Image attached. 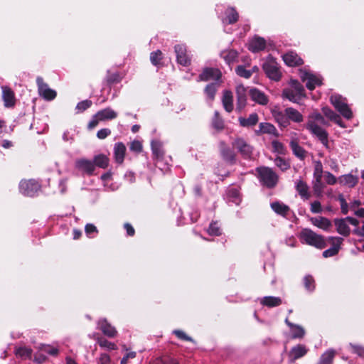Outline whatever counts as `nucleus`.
I'll return each instance as SVG.
<instances>
[{
  "label": "nucleus",
  "mask_w": 364,
  "mask_h": 364,
  "mask_svg": "<svg viewBox=\"0 0 364 364\" xmlns=\"http://www.w3.org/2000/svg\"><path fill=\"white\" fill-rule=\"evenodd\" d=\"M319 124H326V121L319 113L314 112L309 117L306 127L312 134L318 137L326 147H328V134Z\"/></svg>",
  "instance_id": "nucleus-1"
},
{
  "label": "nucleus",
  "mask_w": 364,
  "mask_h": 364,
  "mask_svg": "<svg viewBox=\"0 0 364 364\" xmlns=\"http://www.w3.org/2000/svg\"><path fill=\"white\" fill-rule=\"evenodd\" d=\"M299 239L302 243L318 249H323L326 247L324 237L310 229L302 230L299 233Z\"/></svg>",
  "instance_id": "nucleus-2"
},
{
  "label": "nucleus",
  "mask_w": 364,
  "mask_h": 364,
  "mask_svg": "<svg viewBox=\"0 0 364 364\" xmlns=\"http://www.w3.org/2000/svg\"><path fill=\"white\" fill-rule=\"evenodd\" d=\"M282 95L293 102H298L305 97L304 87L296 80H291L289 87L284 90Z\"/></svg>",
  "instance_id": "nucleus-3"
},
{
  "label": "nucleus",
  "mask_w": 364,
  "mask_h": 364,
  "mask_svg": "<svg viewBox=\"0 0 364 364\" xmlns=\"http://www.w3.org/2000/svg\"><path fill=\"white\" fill-rule=\"evenodd\" d=\"M331 102L343 117L347 119L353 117V112L348 107L346 98L342 97L341 95H332L331 97Z\"/></svg>",
  "instance_id": "nucleus-4"
},
{
  "label": "nucleus",
  "mask_w": 364,
  "mask_h": 364,
  "mask_svg": "<svg viewBox=\"0 0 364 364\" xmlns=\"http://www.w3.org/2000/svg\"><path fill=\"white\" fill-rule=\"evenodd\" d=\"M260 181L269 188L274 187L278 181L277 175L269 168L261 167L257 169Z\"/></svg>",
  "instance_id": "nucleus-5"
},
{
  "label": "nucleus",
  "mask_w": 364,
  "mask_h": 364,
  "mask_svg": "<svg viewBox=\"0 0 364 364\" xmlns=\"http://www.w3.org/2000/svg\"><path fill=\"white\" fill-rule=\"evenodd\" d=\"M263 69L267 77L275 81L279 80L282 73L279 69L277 63L272 57H268L263 64Z\"/></svg>",
  "instance_id": "nucleus-6"
},
{
  "label": "nucleus",
  "mask_w": 364,
  "mask_h": 364,
  "mask_svg": "<svg viewBox=\"0 0 364 364\" xmlns=\"http://www.w3.org/2000/svg\"><path fill=\"white\" fill-rule=\"evenodd\" d=\"M299 76L301 80L306 83V87L310 90L321 85L322 79L306 70H300Z\"/></svg>",
  "instance_id": "nucleus-7"
},
{
  "label": "nucleus",
  "mask_w": 364,
  "mask_h": 364,
  "mask_svg": "<svg viewBox=\"0 0 364 364\" xmlns=\"http://www.w3.org/2000/svg\"><path fill=\"white\" fill-rule=\"evenodd\" d=\"M37 84L38 86V92L40 96L46 100H52L56 97V92L50 89L48 85L43 82L41 77L37 78Z\"/></svg>",
  "instance_id": "nucleus-8"
},
{
  "label": "nucleus",
  "mask_w": 364,
  "mask_h": 364,
  "mask_svg": "<svg viewBox=\"0 0 364 364\" xmlns=\"http://www.w3.org/2000/svg\"><path fill=\"white\" fill-rule=\"evenodd\" d=\"M232 146L245 157H249L252 152V146L250 145L245 139L242 138H237L234 141Z\"/></svg>",
  "instance_id": "nucleus-9"
},
{
  "label": "nucleus",
  "mask_w": 364,
  "mask_h": 364,
  "mask_svg": "<svg viewBox=\"0 0 364 364\" xmlns=\"http://www.w3.org/2000/svg\"><path fill=\"white\" fill-rule=\"evenodd\" d=\"M328 239L331 242L332 247L323 252V256L326 258L337 255L343 241V239L338 237H331Z\"/></svg>",
  "instance_id": "nucleus-10"
},
{
  "label": "nucleus",
  "mask_w": 364,
  "mask_h": 364,
  "mask_svg": "<svg viewBox=\"0 0 364 364\" xmlns=\"http://www.w3.org/2000/svg\"><path fill=\"white\" fill-rule=\"evenodd\" d=\"M295 188L301 198L304 200H309L311 198L309 186L304 181L301 179L296 181Z\"/></svg>",
  "instance_id": "nucleus-11"
},
{
  "label": "nucleus",
  "mask_w": 364,
  "mask_h": 364,
  "mask_svg": "<svg viewBox=\"0 0 364 364\" xmlns=\"http://www.w3.org/2000/svg\"><path fill=\"white\" fill-rule=\"evenodd\" d=\"M1 88L4 106L8 108L13 107L16 102L14 92L7 86H3Z\"/></svg>",
  "instance_id": "nucleus-12"
},
{
  "label": "nucleus",
  "mask_w": 364,
  "mask_h": 364,
  "mask_svg": "<svg viewBox=\"0 0 364 364\" xmlns=\"http://www.w3.org/2000/svg\"><path fill=\"white\" fill-rule=\"evenodd\" d=\"M177 61L179 64L187 66L190 64L191 60L186 54V48L183 45H177L175 46Z\"/></svg>",
  "instance_id": "nucleus-13"
},
{
  "label": "nucleus",
  "mask_w": 364,
  "mask_h": 364,
  "mask_svg": "<svg viewBox=\"0 0 364 364\" xmlns=\"http://www.w3.org/2000/svg\"><path fill=\"white\" fill-rule=\"evenodd\" d=\"M75 167L83 173L89 175H91L95 170L94 163L85 159L77 160L75 162Z\"/></svg>",
  "instance_id": "nucleus-14"
},
{
  "label": "nucleus",
  "mask_w": 364,
  "mask_h": 364,
  "mask_svg": "<svg viewBox=\"0 0 364 364\" xmlns=\"http://www.w3.org/2000/svg\"><path fill=\"white\" fill-rule=\"evenodd\" d=\"M221 77V72L216 68H206L200 75V80L208 81V80H217Z\"/></svg>",
  "instance_id": "nucleus-15"
},
{
  "label": "nucleus",
  "mask_w": 364,
  "mask_h": 364,
  "mask_svg": "<svg viewBox=\"0 0 364 364\" xmlns=\"http://www.w3.org/2000/svg\"><path fill=\"white\" fill-rule=\"evenodd\" d=\"M282 58L285 64L290 67L298 66L303 64L302 59L294 52H289L284 54Z\"/></svg>",
  "instance_id": "nucleus-16"
},
{
  "label": "nucleus",
  "mask_w": 364,
  "mask_h": 364,
  "mask_svg": "<svg viewBox=\"0 0 364 364\" xmlns=\"http://www.w3.org/2000/svg\"><path fill=\"white\" fill-rule=\"evenodd\" d=\"M266 42L264 38L255 37L248 43V49L252 52L256 53L265 48Z\"/></svg>",
  "instance_id": "nucleus-17"
},
{
  "label": "nucleus",
  "mask_w": 364,
  "mask_h": 364,
  "mask_svg": "<svg viewBox=\"0 0 364 364\" xmlns=\"http://www.w3.org/2000/svg\"><path fill=\"white\" fill-rule=\"evenodd\" d=\"M308 350L304 345L297 344L294 347H293L289 353V357L291 361H294L295 360L301 358L307 353Z\"/></svg>",
  "instance_id": "nucleus-18"
},
{
  "label": "nucleus",
  "mask_w": 364,
  "mask_h": 364,
  "mask_svg": "<svg viewBox=\"0 0 364 364\" xmlns=\"http://www.w3.org/2000/svg\"><path fill=\"white\" fill-rule=\"evenodd\" d=\"M310 221L312 225L325 231L328 230L332 225L331 221L324 217L311 218Z\"/></svg>",
  "instance_id": "nucleus-19"
},
{
  "label": "nucleus",
  "mask_w": 364,
  "mask_h": 364,
  "mask_svg": "<svg viewBox=\"0 0 364 364\" xmlns=\"http://www.w3.org/2000/svg\"><path fill=\"white\" fill-rule=\"evenodd\" d=\"M271 112L274 119L280 126L285 127L289 124V121L287 120L285 112L283 113L277 107H275L272 109Z\"/></svg>",
  "instance_id": "nucleus-20"
},
{
  "label": "nucleus",
  "mask_w": 364,
  "mask_h": 364,
  "mask_svg": "<svg viewBox=\"0 0 364 364\" xmlns=\"http://www.w3.org/2000/svg\"><path fill=\"white\" fill-rule=\"evenodd\" d=\"M257 135L262 134H269L274 136H278V132L276 127L268 122H262L259 125V130L256 131Z\"/></svg>",
  "instance_id": "nucleus-21"
},
{
  "label": "nucleus",
  "mask_w": 364,
  "mask_h": 364,
  "mask_svg": "<svg viewBox=\"0 0 364 364\" xmlns=\"http://www.w3.org/2000/svg\"><path fill=\"white\" fill-rule=\"evenodd\" d=\"M126 152V146L122 142L115 144L114 147V159L117 163L122 164L124 161Z\"/></svg>",
  "instance_id": "nucleus-22"
},
{
  "label": "nucleus",
  "mask_w": 364,
  "mask_h": 364,
  "mask_svg": "<svg viewBox=\"0 0 364 364\" xmlns=\"http://www.w3.org/2000/svg\"><path fill=\"white\" fill-rule=\"evenodd\" d=\"M97 117L101 121L115 119L117 117V113L110 107H107L104 109L100 110L97 113Z\"/></svg>",
  "instance_id": "nucleus-23"
},
{
  "label": "nucleus",
  "mask_w": 364,
  "mask_h": 364,
  "mask_svg": "<svg viewBox=\"0 0 364 364\" xmlns=\"http://www.w3.org/2000/svg\"><path fill=\"white\" fill-rule=\"evenodd\" d=\"M285 114L287 117V120H291L294 122H301L304 120L303 115L296 109L289 107L285 109Z\"/></svg>",
  "instance_id": "nucleus-24"
},
{
  "label": "nucleus",
  "mask_w": 364,
  "mask_h": 364,
  "mask_svg": "<svg viewBox=\"0 0 364 364\" xmlns=\"http://www.w3.org/2000/svg\"><path fill=\"white\" fill-rule=\"evenodd\" d=\"M338 183L343 186L348 187H353L358 183V177L352 174H346L340 176L338 178Z\"/></svg>",
  "instance_id": "nucleus-25"
},
{
  "label": "nucleus",
  "mask_w": 364,
  "mask_h": 364,
  "mask_svg": "<svg viewBox=\"0 0 364 364\" xmlns=\"http://www.w3.org/2000/svg\"><path fill=\"white\" fill-rule=\"evenodd\" d=\"M250 94L252 100L260 105H266L268 102L267 96L263 92L257 89H251Z\"/></svg>",
  "instance_id": "nucleus-26"
},
{
  "label": "nucleus",
  "mask_w": 364,
  "mask_h": 364,
  "mask_svg": "<svg viewBox=\"0 0 364 364\" xmlns=\"http://www.w3.org/2000/svg\"><path fill=\"white\" fill-rule=\"evenodd\" d=\"M223 105L225 109L230 112L233 109V95L230 91H225L223 97Z\"/></svg>",
  "instance_id": "nucleus-27"
},
{
  "label": "nucleus",
  "mask_w": 364,
  "mask_h": 364,
  "mask_svg": "<svg viewBox=\"0 0 364 364\" xmlns=\"http://www.w3.org/2000/svg\"><path fill=\"white\" fill-rule=\"evenodd\" d=\"M286 323L290 327V332H291L292 338L301 339L303 338L305 332H304V328L301 326H298V325H294V324L289 322L287 320L286 321Z\"/></svg>",
  "instance_id": "nucleus-28"
},
{
  "label": "nucleus",
  "mask_w": 364,
  "mask_h": 364,
  "mask_svg": "<svg viewBox=\"0 0 364 364\" xmlns=\"http://www.w3.org/2000/svg\"><path fill=\"white\" fill-rule=\"evenodd\" d=\"M238 120L240 124L245 127L255 125L258 122L259 118L256 113H252L247 118L240 117Z\"/></svg>",
  "instance_id": "nucleus-29"
},
{
  "label": "nucleus",
  "mask_w": 364,
  "mask_h": 364,
  "mask_svg": "<svg viewBox=\"0 0 364 364\" xmlns=\"http://www.w3.org/2000/svg\"><path fill=\"white\" fill-rule=\"evenodd\" d=\"M260 303L271 308L279 306L282 304V299L277 296H264L261 299Z\"/></svg>",
  "instance_id": "nucleus-30"
},
{
  "label": "nucleus",
  "mask_w": 364,
  "mask_h": 364,
  "mask_svg": "<svg viewBox=\"0 0 364 364\" xmlns=\"http://www.w3.org/2000/svg\"><path fill=\"white\" fill-rule=\"evenodd\" d=\"M290 146L293 151V153L299 158L304 159L305 157V151L304 149L299 145L297 139L294 137L290 141Z\"/></svg>",
  "instance_id": "nucleus-31"
},
{
  "label": "nucleus",
  "mask_w": 364,
  "mask_h": 364,
  "mask_svg": "<svg viewBox=\"0 0 364 364\" xmlns=\"http://www.w3.org/2000/svg\"><path fill=\"white\" fill-rule=\"evenodd\" d=\"M221 57L229 65L237 61L238 53L235 50H226L221 53Z\"/></svg>",
  "instance_id": "nucleus-32"
},
{
  "label": "nucleus",
  "mask_w": 364,
  "mask_h": 364,
  "mask_svg": "<svg viewBox=\"0 0 364 364\" xmlns=\"http://www.w3.org/2000/svg\"><path fill=\"white\" fill-rule=\"evenodd\" d=\"M100 328L104 334L109 337H113L117 331L115 328L107 323L106 320H101L99 323Z\"/></svg>",
  "instance_id": "nucleus-33"
},
{
  "label": "nucleus",
  "mask_w": 364,
  "mask_h": 364,
  "mask_svg": "<svg viewBox=\"0 0 364 364\" xmlns=\"http://www.w3.org/2000/svg\"><path fill=\"white\" fill-rule=\"evenodd\" d=\"M40 191V185L34 180H29L26 183V195L28 196H34Z\"/></svg>",
  "instance_id": "nucleus-34"
},
{
  "label": "nucleus",
  "mask_w": 364,
  "mask_h": 364,
  "mask_svg": "<svg viewBox=\"0 0 364 364\" xmlns=\"http://www.w3.org/2000/svg\"><path fill=\"white\" fill-rule=\"evenodd\" d=\"M337 231L339 234L347 236L350 234V228L346 223L345 219L338 220L335 221Z\"/></svg>",
  "instance_id": "nucleus-35"
},
{
  "label": "nucleus",
  "mask_w": 364,
  "mask_h": 364,
  "mask_svg": "<svg viewBox=\"0 0 364 364\" xmlns=\"http://www.w3.org/2000/svg\"><path fill=\"white\" fill-rule=\"evenodd\" d=\"M272 210L277 214L286 215L289 211V208L284 203L275 202L271 204Z\"/></svg>",
  "instance_id": "nucleus-36"
},
{
  "label": "nucleus",
  "mask_w": 364,
  "mask_h": 364,
  "mask_svg": "<svg viewBox=\"0 0 364 364\" xmlns=\"http://www.w3.org/2000/svg\"><path fill=\"white\" fill-rule=\"evenodd\" d=\"M94 164L100 168H105L108 166L109 159L104 154L97 155L94 158Z\"/></svg>",
  "instance_id": "nucleus-37"
},
{
  "label": "nucleus",
  "mask_w": 364,
  "mask_h": 364,
  "mask_svg": "<svg viewBox=\"0 0 364 364\" xmlns=\"http://www.w3.org/2000/svg\"><path fill=\"white\" fill-rule=\"evenodd\" d=\"M238 19V14L233 8H229L226 11V17L223 21L228 23H233Z\"/></svg>",
  "instance_id": "nucleus-38"
},
{
  "label": "nucleus",
  "mask_w": 364,
  "mask_h": 364,
  "mask_svg": "<svg viewBox=\"0 0 364 364\" xmlns=\"http://www.w3.org/2000/svg\"><path fill=\"white\" fill-rule=\"evenodd\" d=\"M322 178H314V181H313V189L314 194L321 197L322 196V192L323 189V184L321 181Z\"/></svg>",
  "instance_id": "nucleus-39"
},
{
  "label": "nucleus",
  "mask_w": 364,
  "mask_h": 364,
  "mask_svg": "<svg viewBox=\"0 0 364 364\" xmlns=\"http://www.w3.org/2000/svg\"><path fill=\"white\" fill-rule=\"evenodd\" d=\"M272 151L277 154L283 155L286 153V149L284 144L277 140H273L272 141Z\"/></svg>",
  "instance_id": "nucleus-40"
},
{
  "label": "nucleus",
  "mask_w": 364,
  "mask_h": 364,
  "mask_svg": "<svg viewBox=\"0 0 364 364\" xmlns=\"http://www.w3.org/2000/svg\"><path fill=\"white\" fill-rule=\"evenodd\" d=\"M334 351L332 350H328L326 351L321 358L320 362L324 364H331L333 358L334 357Z\"/></svg>",
  "instance_id": "nucleus-41"
},
{
  "label": "nucleus",
  "mask_w": 364,
  "mask_h": 364,
  "mask_svg": "<svg viewBox=\"0 0 364 364\" xmlns=\"http://www.w3.org/2000/svg\"><path fill=\"white\" fill-rule=\"evenodd\" d=\"M275 165L279 168L282 171H284L289 168V163L281 157H277L274 159Z\"/></svg>",
  "instance_id": "nucleus-42"
},
{
  "label": "nucleus",
  "mask_w": 364,
  "mask_h": 364,
  "mask_svg": "<svg viewBox=\"0 0 364 364\" xmlns=\"http://www.w3.org/2000/svg\"><path fill=\"white\" fill-rule=\"evenodd\" d=\"M236 73L242 77L250 78L252 75V71L249 70H246L244 66L239 65L235 69Z\"/></svg>",
  "instance_id": "nucleus-43"
},
{
  "label": "nucleus",
  "mask_w": 364,
  "mask_h": 364,
  "mask_svg": "<svg viewBox=\"0 0 364 364\" xmlns=\"http://www.w3.org/2000/svg\"><path fill=\"white\" fill-rule=\"evenodd\" d=\"M323 175V166L321 161H316L314 162V178H322Z\"/></svg>",
  "instance_id": "nucleus-44"
},
{
  "label": "nucleus",
  "mask_w": 364,
  "mask_h": 364,
  "mask_svg": "<svg viewBox=\"0 0 364 364\" xmlns=\"http://www.w3.org/2000/svg\"><path fill=\"white\" fill-rule=\"evenodd\" d=\"M205 92L210 100H213L216 92L215 85L214 84L207 85L205 90Z\"/></svg>",
  "instance_id": "nucleus-45"
},
{
  "label": "nucleus",
  "mask_w": 364,
  "mask_h": 364,
  "mask_svg": "<svg viewBox=\"0 0 364 364\" xmlns=\"http://www.w3.org/2000/svg\"><path fill=\"white\" fill-rule=\"evenodd\" d=\"M161 58H162V53L160 50L153 52L151 53V55H150L151 62L155 65L159 64V63L161 60Z\"/></svg>",
  "instance_id": "nucleus-46"
},
{
  "label": "nucleus",
  "mask_w": 364,
  "mask_h": 364,
  "mask_svg": "<svg viewBox=\"0 0 364 364\" xmlns=\"http://www.w3.org/2000/svg\"><path fill=\"white\" fill-rule=\"evenodd\" d=\"M237 95H238V100L242 101V106L245 105V88L242 85H239L237 87L236 89Z\"/></svg>",
  "instance_id": "nucleus-47"
},
{
  "label": "nucleus",
  "mask_w": 364,
  "mask_h": 364,
  "mask_svg": "<svg viewBox=\"0 0 364 364\" xmlns=\"http://www.w3.org/2000/svg\"><path fill=\"white\" fill-rule=\"evenodd\" d=\"M304 285L308 291L314 289V280L311 276H306L304 277Z\"/></svg>",
  "instance_id": "nucleus-48"
},
{
  "label": "nucleus",
  "mask_w": 364,
  "mask_h": 364,
  "mask_svg": "<svg viewBox=\"0 0 364 364\" xmlns=\"http://www.w3.org/2000/svg\"><path fill=\"white\" fill-rule=\"evenodd\" d=\"M208 233L210 235H219L220 234V230L217 223H213L210 225L208 230Z\"/></svg>",
  "instance_id": "nucleus-49"
},
{
  "label": "nucleus",
  "mask_w": 364,
  "mask_h": 364,
  "mask_svg": "<svg viewBox=\"0 0 364 364\" xmlns=\"http://www.w3.org/2000/svg\"><path fill=\"white\" fill-rule=\"evenodd\" d=\"M310 210L313 213H320L322 212L321 204L318 200H315L311 203Z\"/></svg>",
  "instance_id": "nucleus-50"
},
{
  "label": "nucleus",
  "mask_w": 364,
  "mask_h": 364,
  "mask_svg": "<svg viewBox=\"0 0 364 364\" xmlns=\"http://www.w3.org/2000/svg\"><path fill=\"white\" fill-rule=\"evenodd\" d=\"M130 150L136 153H139L142 151V144L138 141H133L130 144Z\"/></svg>",
  "instance_id": "nucleus-51"
},
{
  "label": "nucleus",
  "mask_w": 364,
  "mask_h": 364,
  "mask_svg": "<svg viewBox=\"0 0 364 364\" xmlns=\"http://www.w3.org/2000/svg\"><path fill=\"white\" fill-rule=\"evenodd\" d=\"M213 125L216 129H222L223 128V120L218 117V112H215V118L213 121Z\"/></svg>",
  "instance_id": "nucleus-52"
},
{
  "label": "nucleus",
  "mask_w": 364,
  "mask_h": 364,
  "mask_svg": "<svg viewBox=\"0 0 364 364\" xmlns=\"http://www.w3.org/2000/svg\"><path fill=\"white\" fill-rule=\"evenodd\" d=\"M322 111L324 115L332 121L338 116V114L336 112H334L332 109H331L328 107H323L322 109Z\"/></svg>",
  "instance_id": "nucleus-53"
},
{
  "label": "nucleus",
  "mask_w": 364,
  "mask_h": 364,
  "mask_svg": "<svg viewBox=\"0 0 364 364\" xmlns=\"http://www.w3.org/2000/svg\"><path fill=\"white\" fill-rule=\"evenodd\" d=\"M151 148H152L153 153L156 156H159L162 154V151L161 150V144L159 141H152L151 142Z\"/></svg>",
  "instance_id": "nucleus-54"
},
{
  "label": "nucleus",
  "mask_w": 364,
  "mask_h": 364,
  "mask_svg": "<svg viewBox=\"0 0 364 364\" xmlns=\"http://www.w3.org/2000/svg\"><path fill=\"white\" fill-rule=\"evenodd\" d=\"M92 105V102L90 100H84L80 102H79L77 106L76 109H77L79 111H84L89 108Z\"/></svg>",
  "instance_id": "nucleus-55"
},
{
  "label": "nucleus",
  "mask_w": 364,
  "mask_h": 364,
  "mask_svg": "<svg viewBox=\"0 0 364 364\" xmlns=\"http://www.w3.org/2000/svg\"><path fill=\"white\" fill-rule=\"evenodd\" d=\"M338 200L341 203V208L342 213L343 214H347L348 212V205L347 202L346 201L344 197L342 195H340L338 196Z\"/></svg>",
  "instance_id": "nucleus-56"
},
{
  "label": "nucleus",
  "mask_w": 364,
  "mask_h": 364,
  "mask_svg": "<svg viewBox=\"0 0 364 364\" xmlns=\"http://www.w3.org/2000/svg\"><path fill=\"white\" fill-rule=\"evenodd\" d=\"M325 180L326 183L329 185L335 184L338 180L330 172L325 173Z\"/></svg>",
  "instance_id": "nucleus-57"
},
{
  "label": "nucleus",
  "mask_w": 364,
  "mask_h": 364,
  "mask_svg": "<svg viewBox=\"0 0 364 364\" xmlns=\"http://www.w3.org/2000/svg\"><path fill=\"white\" fill-rule=\"evenodd\" d=\"M111 134V130L107 128L102 129L97 133V136L100 139H104Z\"/></svg>",
  "instance_id": "nucleus-58"
},
{
  "label": "nucleus",
  "mask_w": 364,
  "mask_h": 364,
  "mask_svg": "<svg viewBox=\"0 0 364 364\" xmlns=\"http://www.w3.org/2000/svg\"><path fill=\"white\" fill-rule=\"evenodd\" d=\"M155 364H177V363L175 360L168 358H164L157 359L155 361Z\"/></svg>",
  "instance_id": "nucleus-59"
},
{
  "label": "nucleus",
  "mask_w": 364,
  "mask_h": 364,
  "mask_svg": "<svg viewBox=\"0 0 364 364\" xmlns=\"http://www.w3.org/2000/svg\"><path fill=\"white\" fill-rule=\"evenodd\" d=\"M100 122H102L101 119H99L98 117H97V114H95L92 119L90 120V122L88 124V128L89 129H93L95 128Z\"/></svg>",
  "instance_id": "nucleus-60"
},
{
  "label": "nucleus",
  "mask_w": 364,
  "mask_h": 364,
  "mask_svg": "<svg viewBox=\"0 0 364 364\" xmlns=\"http://www.w3.org/2000/svg\"><path fill=\"white\" fill-rule=\"evenodd\" d=\"M85 232L87 235H90L92 232H97V228L96 227L92 225V224H87L86 226H85Z\"/></svg>",
  "instance_id": "nucleus-61"
},
{
  "label": "nucleus",
  "mask_w": 364,
  "mask_h": 364,
  "mask_svg": "<svg viewBox=\"0 0 364 364\" xmlns=\"http://www.w3.org/2000/svg\"><path fill=\"white\" fill-rule=\"evenodd\" d=\"M174 333L176 335L177 338L180 340H190V338H188L184 332L181 331H175Z\"/></svg>",
  "instance_id": "nucleus-62"
},
{
  "label": "nucleus",
  "mask_w": 364,
  "mask_h": 364,
  "mask_svg": "<svg viewBox=\"0 0 364 364\" xmlns=\"http://www.w3.org/2000/svg\"><path fill=\"white\" fill-rule=\"evenodd\" d=\"M100 360L101 364H112L109 360V357L107 354L101 355Z\"/></svg>",
  "instance_id": "nucleus-63"
},
{
  "label": "nucleus",
  "mask_w": 364,
  "mask_h": 364,
  "mask_svg": "<svg viewBox=\"0 0 364 364\" xmlns=\"http://www.w3.org/2000/svg\"><path fill=\"white\" fill-rule=\"evenodd\" d=\"M352 347L355 353L360 356H364V348L358 346H353Z\"/></svg>",
  "instance_id": "nucleus-64"
}]
</instances>
